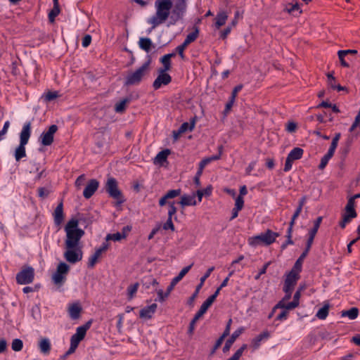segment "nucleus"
<instances>
[{"mask_svg": "<svg viewBox=\"0 0 360 360\" xmlns=\"http://www.w3.org/2000/svg\"><path fill=\"white\" fill-rule=\"evenodd\" d=\"M172 6V0H156L155 1V13L147 20V22L152 25L150 31L167 20L169 17Z\"/></svg>", "mask_w": 360, "mask_h": 360, "instance_id": "1", "label": "nucleus"}, {"mask_svg": "<svg viewBox=\"0 0 360 360\" xmlns=\"http://www.w3.org/2000/svg\"><path fill=\"white\" fill-rule=\"evenodd\" d=\"M31 136V122L24 124L20 134V144L15 150V158L16 161L20 160L26 156L25 146L27 144Z\"/></svg>", "mask_w": 360, "mask_h": 360, "instance_id": "2", "label": "nucleus"}, {"mask_svg": "<svg viewBox=\"0 0 360 360\" xmlns=\"http://www.w3.org/2000/svg\"><path fill=\"white\" fill-rule=\"evenodd\" d=\"M150 60L145 62L141 67L134 72H130L124 78V85L127 86L139 85L148 70Z\"/></svg>", "mask_w": 360, "mask_h": 360, "instance_id": "3", "label": "nucleus"}, {"mask_svg": "<svg viewBox=\"0 0 360 360\" xmlns=\"http://www.w3.org/2000/svg\"><path fill=\"white\" fill-rule=\"evenodd\" d=\"M105 188L109 196L116 200V205H120L125 202L126 200L119 189L117 181L115 178H108Z\"/></svg>", "mask_w": 360, "mask_h": 360, "instance_id": "4", "label": "nucleus"}, {"mask_svg": "<svg viewBox=\"0 0 360 360\" xmlns=\"http://www.w3.org/2000/svg\"><path fill=\"white\" fill-rule=\"evenodd\" d=\"M300 272L292 269L287 274L283 288L285 293L283 300H290L291 298L294 287L296 285L297 281L300 279Z\"/></svg>", "mask_w": 360, "mask_h": 360, "instance_id": "5", "label": "nucleus"}, {"mask_svg": "<svg viewBox=\"0 0 360 360\" xmlns=\"http://www.w3.org/2000/svg\"><path fill=\"white\" fill-rule=\"evenodd\" d=\"M186 0H177L175 3L174 7L172 11V15L170 16L169 21L167 26L175 25L177 21L182 19L186 11Z\"/></svg>", "mask_w": 360, "mask_h": 360, "instance_id": "6", "label": "nucleus"}, {"mask_svg": "<svg viewBox=\"0 0 360 360\" xmlns=\"http://www.w3.org/2000/svg\"><path fill=\"white\" fill-rule=\"evenodd\" d=\"M66 240L65 241V248H72L79 246L81 238L84 235V230H74L65 231Z\"/></svg>", "mask_w": 360, "mask_h": 360, "instance_id": "7", "label": "nucleus"}, {"mask_svg": "<svg viewBox=\"0 0 360 360\" xmlns=\"http://www.w3.org/2000/svg\"><path fill=\"white\" fill-rule=\"evenodd\" d=\"M92 320H89L84 325L79 326L76 330V333L71 336L70 345L77 348L79 342L84 338L86 331L90 328Z\"/></svg>", "mask_w": 360, "mask_h": 360, "instance_id": "8", "label": "nucleus"}, {"mask_svg": "<svg viewBox=\"0 0 360 360\" xmlns=\"http://www.w3.org/2000/svg\"><path fill=\"white\" fill-rule=\"evenodd\" d=\"M16 282L20 285H26L33 282L34 271L32 266L22 269L16 274Z\"/></svg>", "mask_w": 360, "mask_h": 360, "instance_id": "9", "label": "nucleus"}, {"mask_svg": "<svg viewBox=\"0 0 360 360\" xmlns=\"http://www.w3.org/2000/svg\"><path fill=\"white\" fill-rule=\"evenodd\" d=\"M303 153V149L299 147L294 148L292 150H290L285 160L283 168L284 172L290 171L292 169L293 161L301 159L302 158Z\"/></svg>", "mask_w": 360, "mask_h": 360, "instance_id": "10", "label": "nucleus"}, {"mask_svg": "<svg viewBox=\"0 0 360 360\" xmlns=\"http://www.w3.org/2000/svg\"><path fill=\"white\" fill-rule=\"evenodd\" d=\"M82 255V248L79 246H77V248H66V251L64 252V257L66 261L72 264H75L81 261Z\"/></svg>", "mask_w": 360, "mask_h": 360, "instance_id": "11", "label": "nucleus"}, {"mask_svg": "<svg viewBox=\"0 0 360 360\" xmlns=\"http://www.w3.org/2000/svg\"><path fill=\"white\" fill-rule=\"evenodd\" d=\"M211 305L205 301L201 305L200 309L195 314L193 319L190 322L188 329V333L190 335H192L193 334L194 330H195V325L198 320L203 316L204 314L206 313L207 310Z\"/></svg>", "mask_w": 360, "mask_h": 360, "instance_id": "12", "label": "nucleus"}, {"mask_svg": "<svg viewBox=\"0 0 360 360\" xmlns=\"http://www.w3.org/2000/svg\"><path fill=\"white\" fill-rule=\"evenodd\" d=\"M58 130V126L56 124H52L49 127L47 131H44L41 136V143L43 146H47L52 144L53 142V136L54 134Z\"/></svg>", "mask_w": 360, "mask_h": 360, "instance_id": "13", "label": "nucleus"}, {"mask_svg": "<svg viewBox=\"0 0 360 360\" xmlns=\"http://www.w3.org/2000/svg\"><path fill=\"white\" fill-rule=\"evenodd\" d=\"M172 82V77L167 72L158 71V75L153 83L155 90L159 89L162 85H167Z\"/></svg>", "mask_w": 360, "mask_h": 360, "instance_id": "14", "label": "nucleus"}, {"mask_svg": "<svg viewBox=\"0 0 360 360\" xmlns=\"http://www.w3.org/2000/svg\"><path fill=\"white\" fill-rule=\"evenodd\" d=\"M312 244H313L312 242H309V240L307 241L305 249H304V252L301 254V255L299 257V258L295 262V264L292 268V269H294L297 271H299V272L302 271V264H303L304 259L308 255V253L311 248Z\"/></svg>", "mask_w": 360, "mask_h": 360, "instance_id": "15", "label": "nucleus"}, {"mask_svg": "<svg viewBox=\"0 0 360 360\" xmlns=\"http://www.w3.org/2000/svg\"><path fill=\"white\" fill-rule=\"evenodd\" d=\"M99 186V182L95 179H91L85 186L83 195L86 199L90 198L97 191Z\"/></svg>", "mask_w": 360, "mask_h": 360, "instance_id": "16", "label": "nucleus"}, {"mask_svg": "<svg viewBox=\"0 0 360 360\" xmlns=\"http://www.w3.org/2000/svg\"><path fill=\"white\" fill-rule=\"evenodd\" d=\"M214 266L210 267L207 270V271L205 272L204 276L200 278V283L196 286V289H195L194 293L192 295V296L189 298V300L188 301V304H193V301L195 300V297H197V295L199 292V290L202 287L205 280L210 276L211 273L214 271Z\"/></svg>", "mask_w": 360, "mask_h": 360, "instance_id": "17", "label": "nucleus"}, {"mask_svg": "<svg viewBox=\"0 0 360 360\" xmlns=\"http://www.w3.org/2000/svg\"><path fill=\"white\" fill-rule=\"evenodd\" d=\"M53 216L54 219V224L58 226H60L64 219L63 201H60L58 203L53 213Z\"/></svg>", "mask_w": 360, "mask_h": 360, "instance_id": "18", "label": "nucleus"}, {"mask_svg": "<svg viewBox=\"0 0 360 360\" xmlns=\"http://www.w3.org/2000/svg\"><path fill=\"white\" fill-rule=\"evenodd\" d=\"M176 56V53H171L164 55L160 58V61L162 64V68H160L158 71L161 72H166L171 69V58Z\"/></svg>", "mask_w": 360, "mask_h": 360, "instance_id": "19", "label": "nucleus"}, {"mask_svg": "<svg viewBox=\"0 0 360 360\" xmlns=\"http://www.w3.org/2000/svg\"><path fill=\"white\" fill-rule=\"evenodd\" d=\"M157 307H158V305L155 303H153L149 306H146V307H143L140 311V314H139L140 318L147 319H151L153 315L156 311Z\"/></svg>", "mask_w": 360, "mask_h": 360, "instance_id": "20", "label": "nucleus"}, {"mask_svg": "<svg viewBox=\"0 0 360 360\" xmlns=\"http://www.w3.org/2000/svg\"><path fill=\"white\" fill-rule=\"evenodd\" d=\"M243 328H240L236 331H234L231 337L226 341L225 345L223 347V352L224 353L229 351L231 347L233 344V342L236 341V340L239 337V335L243 333Z\"/></svg>", "mask_w": 360, "mask_h": 360, "instance_id": "21", "label": "nucleus"}, {"mask_svg": "<svg viewBox=\"0 0 360 360\" xmlns=\"http://www.w3.org/2000/svg\"><path fill=\"white\" fill-rule=\"evenodd\" d=\"M82 309L79 303H74L69 307L68 313L71 319L77 320L80 317Z\"/></svg>", "mask_w": 360, "mask_h": 360, "instance_id": "22", "label": "nucleus"}, {"mask_svg": "<svg viewBox=\"0 0 360 360\" xmlns=\"http://www.w3.org/2000/svg\"><path fill=\"white\" fill-rule=\"evenodd\" d=\"M323 217H319L316 218V219L314 222V226L310 231H309V237L307 240L309 242H314V238L318 232V230L320 227V225L322 222Z\"/></svg>", "mask_w": 360, "mask_h": 360, "instance_id": "23", "label": "nucleus"}, {"mask_svg": "<svg viewBox=\"0 0 360 360\" xmlns=\"http://www.w3.org/2000/svg\"><path fill=\"white\" fill-rule=\"evenodd\" d=\"M141 282H142L143 287L146 290H148L150 288H153V289L155 290V288H158L157 286L159 284L157 279H155V278H153L151 276L144 277L142 279Z\"/></svg>", "mask_w": 360, "mask_h": 360, "instance_id": "24", "label": "nucleus"}, {"mask_svg": "<svg viewBox=\"0 0 360 360\" xmlns=\"http://www.w3.org/2000/svg\"><path fill=\"white\" fill-rule=\"evenodd\" d=\"M182 207L185 206H192L195 205L197 204V201L195 200V194L193 193V195H184L181 197V200L179 202Z\"/></svg>", "mask_w": 360, "mask_h": 360, "instance_id": "25", "label": "nucleus"}, {"mask_svg": "<svg viewBox=\"0 0 360 360\" xmlns=\"http://www.w3.org/2000/svg\"><path fill=\"white\" fill-rule=\"evenodd\" d=\"M266 240V245H270L276 241L277 237L279 236V233L274 232L270 229H267L265 232L261 233Z\"/></svg>", "mask_w": 360, "mask_h": 360, "instance_id": "26", "label": "nucleus"}, {"mask_svg": "<svg viewBox=\"0 0 360 360\" xmlns=\"http://www.w3.org/2000/svg\"><path fill=\"white\" fill-rule=\"evenodd\" d=\"M39 348L42 354H49L51 349L50 340L47 338H41L39 342Z\"/></svg>", "mask_w": 360, "mask_h": 360, "instance_id": "27", "label": "nucleus"}, {"mask_svg": "<svg viewBox=\"0 0 360 360\" xmlns=\"http://www.w3.org/2000/svg\"><path fill=\"white\" fill-rule=\"evenodd\" d=\"M139 47L148 53L152 48H155V46L153 44L152 41L150 38L148 37H141L139 41Z\"/></svg>", "mask_w": 360, "mask_h": 360, "instance_id": "28", "label": "nucleus"}, {"mask_svg": "<svg viewBox=\"0 0 360 360\" xmlns=\"http://www.w3.org/2000/svg\"><path fill=\"white\" fill-rule=\"evenodd\" d=\"M170 153L171 151L169 149H165L161 150L155 156L154 163L163 165V163L167 161V157Z\"/></svg>", "mask_w": 360, "mask_h": 360, "instance_id": "29", "label": "nucleus"}, {"mask_svg": "<svg viewBox=\"0 0 360 360\" xmlns=\"http://www.w3.org/2000/svg\"><path fill=\"white\" fill-rule=\"evenodd\" d=\"M248 243L250 245L253 247H256L260 245H266V240L262 233H260L259 235L250 238L248 240Z\"/></svg>", "mask_w": 360, "mask_h": 360, "instance_id": "30", "label": "nucleus"}, {"mask_svg": "<svg viewBox=\"0 0 360 360\" xmlns=\"http://www.w3.org/2000/svg\"><path fill=\"white\" fill-rule=\"evenodd\" d=\"M228 18L226 12L221 11L217 13L215 18V25L217 29L223 26Z\"/></svg>", "mask_w": 360, "mask_h": 360, "instance_id": "31", "label": "nucleus"}, {"mask_svg": "<svg viewBox=\"0 0 360 360\" xmlns=\"http://www.w3.org/2000/svg\"><path fill=\"white\" fill-rule=\"evenodd\" d=\"M359 315V309L356 307H352L349 310H343L341 311L342 317L347 316L350 320H354L357 318Z\"/></svg>", "mask_w": 360, "mask_h": 360, "instance_id": "32", "label": "nucleus"}, {"mask_svg": "<svg viewBox=\"0 0 360 360\" xmlns=\"http://www.w3.org/2000/svg\"><path fill=\"white\" fill-rule=\"evenodd\" d=\"M199 35V28L197 26L193 27V31L189 33L184 42H185L187 45H189L191 43L195 41Z\"/></svg>", "mask_w": 360, "mask_h": 360, "instance_id": "33", "label": "nucleus"}, {"mask_svg": "<svg viewBox=\"0 0 360 360\" xmlns=\"http://www.w3.org/2000/svg\"><path fill=\"white\" fill-rule=\"evenodd\" d=\"M303 288H300L294 294L292 302L288 303V308H296L299 306L300 304V298L301 297V292Z\"/></svg>", "mask_w": 360, "mask_h": 360, "instance_id": "34", "label": "nucleus"}, {"mask_svg": "<svg viewBox=\"0 0 360 360\" xmlns=\"http://www.w3.org/2000/svg\"><path fill=\"white\" fill-rule=\"evenodd\" d=\"M269 337L270 333L268 330L263 331L253 339L252 343L254 347H258L260 345L261 341H262L264 339H268Z\"/></svg>", "mask_w": 360, "mask_h": 360, "instance_id": "35", "label": "nucleus"}, {"mask_svg": "<svg viewBox=\"0 0 360 360\" xmlns=\"http://www.w3.org/2000/svg\"><path fill=\"white\" fill-rule=\"evenodd\" d=\"M195 118L192 119V120L191 121L190 123L184 122L179 128V134H183L187 131H191L195 127Z\"/></svg>", "mask_w": 360, "mask_h": 360, "instance_id": "36", "label": "nucleus"}, {"mask_svg": "<svg viewBox=\"0 0 360 360\" xmlns=\"http://www.w3.org/2000/svg\"><path fill=\"white\" fill-rule=\"evenodd\" d=\"M79 221L77 219L72 218L68 221L65 226V231H74V230H82L78 228Z\"/></svg>", "mask_w": 360, "mask_h": 360, "instance_id": "37", "label": "nucleus"}, {"mask_svg": "<svg viewBox=\"0 0 360 360\" xmlns=\"http://www.w3.org/2000/svg\"><path fill=\"white\" fill-rule=\"evenodd\" d=\"M328 311H329V304H324L323 307H322L321 309H319L318 310V311L316 314V316L321 320H324L328 316Z\"/></svg>", "mask_w": 360, "mask_h": 360, "instance_id": "38", "label": "nucleus"}, {"mask_svg": "<svg viewBox=\"0 0 360 360\" xmlns=\"http://www.w3.org/2000/svg\"><path fill=\"white\" fill-rule=\"evenodd\" d=\"M139 283L138 282L130 285L127 289L128 300H131L134 298L138 291Z\"/></svg>", "mask_w": 360, "mask_h": 360, "instance_id": "39", "label": "nucleus"}, {"mask_svg": "<svg viewBox=\"0 0 360 360\" xmlns=\"http://www.w3.org/2000/svg\"><path fill=\"white\" fill-rule=\"evenodd\" d=\"M129 101L130 100L129 98H124L123 100L117 103L115 105V112L117 113H122L125 110L126 105L129 103Z\"/></svg>", "mask_w": 360, "mask_h": 360, "instance_id": "40", "label": "nucleus"}, {"mask_svg": "<svg viewBox=\"0 0 360 360\" xmlns=\"http://www.w3.org/2000/svg\"><path fill=\"white\" fill-rule=\"evenodd\" d=\"M126 237L125 233H121L120 232H117L115 233H108L107 234L105 237V241L108 242V240H113V241H119L122 240V238H124Z\"/></svg>", "mask_w": 360, "mask_h": 360, "instance_id": "41", "label": "nucleus"}, {"mask_svg": "<svg viewBox=\"0 0 360 360\" xmlns=\"http://www.w3.org/2000/svg\"><path fill=\"white\" fill-rule=\"evenodd\" d=\"M285 11H286L288 13L295 15V13L297 12L298 13H301L302 11L300 9V5L298 3H295L294 4H289L286 6Z\"/></svg>", "mask_w": 360, "mask_h": 360, "instance_id": "42", "label": "nucleus"}, {"mask_svg": "<svg viewBox=\"0 0 360 360\" xmlns=\"http://www.w3.org/2000/svg\"><path fill=\"white\" fill-rule=\"evenodd\" d=\"M212 193V188L211 187H207L205 189L202 190H198L196 191L195 196L198 197V202L202 201V198L204 195L209 196L211 195Z\"/></svg>", "mask_w": 360, "mask_h": 360, "instance_id": "43", "label": "nucleus"}, {"mask_svg": "<svg viewBox=\"0 0 360 360\" xmlns=\"http://www.w3.org/2000/svg\"><path fill=\"white\" fill-rule=\"evenodd\" d=\"M11 348L15 352L21 351L23 348V342L19 338L13 340L11 343Z\"/></svg>", "mask_w": 360, "mask_h": 360, "instance_id": "44", "label": "nucleus"}, {"mask_svg": "<svg viewBox=\"0 0 360 360\" xmlns=\"http://www.w3.org/2000/svg\"><path fill=\"white\" fill-rule=\"evenodd\" d=\"M333 156V154H331V153L330 154V153L327 152V153H326V154H325V155L322 157V158H321V162H320V164H319V169H323L326 167V165H327V164H328V161L330 160V159Z\"/></svg>", "mask_w": 360, "mask_h": 360, "instance_id": "45", "label": "nucleus"}, {"mask_svg": "<svg viewBox=\"0 0 360 360\" xmlns=\"http://www.w3.org/2000/svg\"><path fill=\"white\" fill-rule=\"evenodd\" d=\"M155 291H156L158 294V298L155 300L156 302H163L169 295V294H167V290L164 292L162 289H158V288H155Z\"/></svg>", "mask_w": 360, "mask_h": 360, "instance_id": "46", "label": "nucleus"}, {"mask_svg": "<svg viewBox=\"0 0 360 360\" xmlns=\"http://www.w3.org/2000/svg\"><path fill=\"white\" fill-rule=\"evenodd\" d=\"M60 13V7L53 6L52 10L49 13V20L51 22L55 21V18Z\"/></svg>", "mask_w": 360, "mask_h": 360, "instance_id": "47", "label": "nucleus"}, {"mask_svg": "<svg viewBox=\"0 0 360 360\" xmlns=\"http://www.w3.org/2000/svg\"><path fill=\"white\" fill-rule=\"evenodd\" d=\"M188 46V45H187L185 42H183L181 45L176 46L175 49L174 53H177L182 60L185 59L184 50Z\"/></svg>", "mask_w": 360, "mask_h": 360, "instance_id": "48", "label": "nucleus"}, {"mask_svg": "<svg viewBox=\"0 0 360 360\" xmlns=\"http://www.w3.org/2000/svg\"><path fill=\"white\" fill-rule=\"evenodd\" d=\"M37 193H38L37 194H38L39 198H40L41 199H44L49 196V195L51 193V191L49 188H45V187H39L37 189Z\"/></svg>", "mask_w": 360, "mask_h": 360, "instance_id": "49", "label": "nucleus"}, {"mask_svg": "<svg viewBox=\"0 0 360 360\" xmlns=\"http://www.w3.org/2000/svg\"><path fill=\"white\" fill-rule=\"evenodd\" d=\"M69 269L70 267L66 263L60 262L57 267L56 272L64 276V274H66L68 272Z\"/></svg>", "mask_w": 360, "mask_h": 360, "instance_id": "50", "label": "nucleus"}, {"mask_svg": "<svg viewBox=\"0 0 360 360\" xmlns=\"http://www.w3.org/2000/svg\"><path fill=\"white\" fill-rule=\"evenodd\" d=\"M109 245L110 244L108 243V242H103L101 247L96 250L94 253L96 254V255L101 257L103 252H105V251L108 250V249L109 248Z\"/></svg>", "mask_w": 360, "mask_h": 360, "instance_id": "51", "label": "nucleus"}, {"mask_svg": "<svg viewBox=\"0 0 360 360\" xmlns=\"http://www.w3.org/2000/svg\"><path fill=\"white\" fill-rule=\"evenodd\" d=\"M53 281L56 285H61L65 281V276L63 274H60L58 272H55L53 275Z\"/></svg>", "mask_w": 360, "mask_h": 360, "instance_id": "52", "label": "nucleus"}, {"mask_svg": "<svg viewBox=\"0 0 360 360\" xmlns=\"http://www.w3.org/2000/svg\"><path fill=\"white\" fill-rule=\"evenodd\" d=\"M181 193V189H174V190H169L165 193L166 198L169 199L174 198L177 196H179Z\"/></svg>", "mask_w": 360, "mask_h": 360, "instance_id": "53", "label": "nucleus"}, {"mask_svg": "<svg viewBox=\"0 0 360 360\" xmlns=\"http://www.w3.org/2000/svg\"><path fill=\"white\" fill-rule=\"evenodd\" d=\"M58 97V91H48L44 94V98L46 101H51Z\"/></svg>", "mask_w": 360, "mask_h": 360, "instance_id": "54", "label": "nucleus"}, {"mask_svg": "<svg viewBox=\"0 0 360 360\" xmlns=\"http://www.w3.org/2000/svg\"><path fill=\"white\" fill-rule=\"evenodd\" d=\"M162 227L165 231L171 230L172 231H174L175 228L172 222V218L168 217L166 222L164 223Z\"/></svg>", "mask_w": 360, "mask_h": 360, "instance_id": "55", "label": "nucleus"}, {"mask_svg": "<svg viewBox=\"0 0 360 360\" xmlns=\"http://www.w3.org/2000/svg\"><path fill=\"white\" fill-rule=\"evenodd\" d=\"M169 205V210H168V217L172 218V217L176 214L177 209L175 207V202L169 201L167 202Z\"/></svg>", "mask_w": 360, "mask_h": 360, "instance_id": "56", "label": "nucleus"}, {"mask_svg": "<svg viewBox=\"0 0 360 360\" xmlns=\"http://www.w3.org/2000/svg\"><path fill=\"white\" fill-rule=\"evenodd\" d=\"M100 257L96 255V254L94 253L89 258L88 261V267L94 268L96 264L98 262V259Z\"/></svg>", "mask_w": 360, "mask_h": 360, "instance_id": "57", "label": "nucleus"}, {"mask_svg": "<svg viewBox=\"0 0 360 360\" xmlns=\"http://www.w3.org/2000/svg\"><path fill=\"white\" fill-rule=\"evenodd\" d=\"M85 181H86V176L84 174H82V175L79 176L77 178L75 183L77 188L79 189L84 184Z\"/></svg>", "mask_w": 360, "mask_h": 360, "instance_id": "58", "label": "nucleus"}, {"mask_svg": "<svg viewBox=\"0 0 360 360\" xmlns=\"http://www.w3.org/2000/svg\"><path fill=\"white\" fill-rule=\"evenodd\" d=\"M287 300H283V298L279 301L274 307V310H276L277 309H285V310H291L293 309V308H288V304H285L284 302Z\"/></svg>", "mask_w": 360, "mask_h": 360, "instance_id": "59", "label": "nucleus"}, {"mask_svg": "<svg viewBox=\"0 0 360 360\" xmlns=\"http://www.w3.org/2000/svg\"><path fill=\"white\" fill-rule=\"evenodd\" d=\"M222 288H220L219 286L217 288V289L216 290V291L214 292V293L213 295H212L211 296H210L205 301L207 302H208L210 305L212 304V303L214 302V300H216L217 297L218 296V295L219 294V292L220 290H221Z\"/></svg>", "mask_w": 360, "mask_h": 360, "instance_id": "60", "label": "nucleus"}, {"mask_svg": "<svg viewBox=\"0 0 360 360\" xmlns=\"http://www.w3.org/2000/svg\"><path fill=\"white\" fill-rule=\"evenodd\" d=\"M352 220V218H350L349 217L347 216L346 214H342V220L340 221L339 223V226L342 228V229H345V226H346V224L349 223Z\"/></svg>", "mask_w": 360, "mask_h": 360, "instance_id": "61", "label": "nucleus"}, {"mask_svg": "<svg viewBox=\"0 0 360 360\" xmlns=\"http://www.w3.org/2000/svg\"><path fill=\"white\" fill-rule=\"evenodd\" d=\"M192 266V264L189 265V266H185L184 267L181 271L179 272V274H178V276H176V277L179 280L181 281L184 276L189 271V270L191 269Z\"/></svg>", "mask_w": 360, "mask_h": 360, "instance_id": "62", "label": "nucleus"}, {"mask_svg": "<svg viewBox=\"0 0 360 360\" xmlns=\"http://www.w3.org/2000/svg\"><path fill=\"white\" fill-rule=\"evenodd\" d=\"M344 214L352 219L355 218L357 215L354 207H345V212Z\"/></svg>", "mask_w": 360, "mask_h": 360, "instance_id": "63", "label": "nucleus"}, {"mask_svg": "<svg viewBox=\"0 0 360 360\" xmlns=\"http://www.w3.org/2000/svg\"><path fill=\"white\" fill-rule=\"evenodd\" d=\"M327 77H328V86L331 89L334 88L335 87V84H336V82H335V78L333 76V72L328 73Z\"/></svg>", "mask_w": 360, "mask_h": 360, "instance_id": "64", "label": "nucleus"}]
</instances>
